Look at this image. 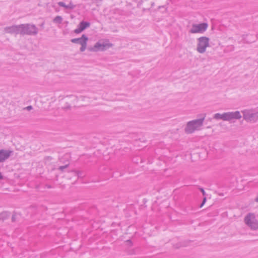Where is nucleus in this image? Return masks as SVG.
Segmentation results:
<instances>
[{"instance_id":"f8f14e48","label":"nucleus","mask_w":258,"mask_h":258,"mask_svg":"<svg viewBox=\"0 0 258 258\" xmlns=\"http://www.w3.org/2000/svg\"><path fill=\"white\" fill-rule=\"evenodd\" d=\"M58 5L60 6H61V7H65L66 8H71V9H72L74 8V6L72 5V4H70L69 6H66L62 2H59L58 3Z\"/></svg>"},{"instance_id":"0eeeda50","label":"nucleus","mask_w":258,"mask_h":258,"mask_svg":"<svg viewBox=\"0 0 258 258\" xmlns=\"http://www.w3.org/2000/svg\"><path fill=\"white\" fill-rule=\"evenodd\" d=\"M12 152L10 150H0V162H3L7 159L11 155Z\"/></svg>"},{"instance_id":"39448f33","label":"nucleus","mask_w":258,"mask_h":258,"mask_svg":"<svg viewBox=\"0 0 258 258\" xmlns=\"http://www.w3.org/2000/svg\"><path fill=\"white\" fill-rule=\"evenodd\" d=\"M88 39L85 35H83L81 38H75L71 40V42L74 43H78L81 45L80 50L84 51L86 48L87 42Z\"/></svg>"},{"instance_id":"f03ea898","label":"nucleus","mask_w":258,"mask_h":258,"mask_svg":"<svg viewBox=\"0 0 258 258\" xmlns=\"http://www.w3.org/2000/svg\"><path fill=\"white\" fill-rule=\"evenodd\" d=\"M112 44L109 43L107 40H101L97 42L90 50L93 51H103L110 47Z\"/></svg>"},{"instance_id":"dca6fc26","label":"nucleus","mask_w":258,"mask_h":258,"mask_svg":"<svg viewBox=\"0 0 258 258\" xmlns=\"http://www.w3.org/2000/svg\"><path fill=\"white\" fill-rule=\"evenodd\" d=\"M3 178V176L2 175L1 173H0V179Z\"/></svg>"},{"instance_id":"423d86ee","label":"nucleus","mask_w":258,"mask_h":258,"mask_svg":"<svg viewBox=\"0 0 258 258\" xmlns=\"http://www.w3.org/2000/svg\"><path fill=\"white\" fill-rule=\"evenodd\" d=\"M208 25L206 23L194 25L190 30L191 33H202L207 29Z\"/></svg>"},{"instance_id":"ddd939ff","label":"nucleus","mask_w":258,"mask_h":258,"mask_svg":"<svg viewBox=\"0 0 258 258\" xmlns=\"http://www.w3.org/2000/svg\"><path fill=\"white\" fill-rule=\"evenodd\" d=\"M61 20V18L60 17H57L54 19L55 22H60Z\"/></svg>"},{"instance_id":"9d476101","label":"nucleus","mask_w":258,"mask_h":258,"mask_svg":"<svg viewBox=\"0 0 258 258\" xmlns=\"http://www.w3.org/2000/svg\"><path fill=\"white\" fill-rule=\"evenodd\" d=\"M228 114L229 115V120L233 118H239L241 117L240 113L238 111H236L235 112H229Z\"/></svg>"},{"instance_id":"20e7f679","label":"nucleus","mask_w":258,"mask_h":258,"mask_svg":"<svg viewBox=\"0 0 258 258\" xmlns=\"http://www.w3.org/2000/svg\"><path fill=\"white\" fill-rule=\"evenodd\" d=\"M197 47L198 51L200 53L205 51L206 48L209 46V39L206 37H200L199 39Z\"/></svg>"},{"instance_id":"4468645a","label":"nucleus","mask_w":258,"mask_h":258,"mask_svg":"<svg viewBox=\"0 0 258 258\" xmlns=\"http://www.w3.org/2000/svg\"><path fill=\"white\" fill-rule=\"evenodd\" d=\"M206 201V198H205L204 199V200H203V201L202 204H201V207H202L203 206V205L205 204V203Z\"/></svg>"},{"instance_id":"2eb2a0df","label":"nucleus","mask_w":258,"mask_h":258,"mask_svg":"<svg viewBox=\"0 0 258 258\" xmlns=\"http://www.w3.org/2000/svg\"><path fill=\"white\" fill-rule=\"evenodd\" d=\"M27 109H28V110H30V109H32V106H28L27 107Z\"/></svg>"},{"instance_id":"9b49d317","label":"nucleus","mask_w":258,"mask_h":258,"mask_svg":"<svg viewBox=\"0 0 258 258\" xmlns=\"http://www.w3.org/2000/svg\"><path fill=\"white\" fill-rule=\"evenodd\" d=\"M8 214L6 212H3L0 213V221H3L7 218Z\"/></svg>"},{"instance_id":"f257e3e1","label":"nucleus","mask_w":258,"mask_h":258,"mask_svg":"<svg viewBox=\"0 0 258 258\" xmlns=\"http://www.w3.org/2000/svg\"><path fill=\"white\" fill-rule=\"evenodd\" d=\"M204 118L190 121L187 124L185 131L187 133H191L200 127L203 122Z\"/></svg>"},{"instance_id":"1a4fd4ad","label":"nucleus","mask_w":258,"mask_h":258,"mask_svg":"<svg viewBox=\"0 0 258 258\" xmlns=\"http://www.w3.org/2000/svg\"><path fill=\"white\" fill-rule=\"evenodd\" d=\"M214 118L216 119H222L224 120H229V115L228 113H225L223 114L217 113L214 115Z\"/></svg>"},{"instance_id":"6e6552de","label":"nucleus","mask_w":258,"mask_h":258,"mask_svg":"<svg viewBox=\"0 0 258 258\" xmlns=\"http://www.w3.org/2000/svg\"><path fill=\"white\" fill-rule=\"evenodd\" d=\"M90 26V23L87 22H82L79 25V28L74 30V32L76 34L80 33L86 28Z\"/></svg>"},{"instance_id":"7ed1b4c3","label":"nucleus","mask_w":258,"mask_h":258,"mask_svg":"<svg viewBox=\"0 0 258 258\" xmlns=\"http://www.w3.org/2000/svg\"><path fill=\"white\" fill-rule=\"evenodd\" d=\"M245 223L252 229L258 228V221L252 214H248L244 219Z\"/></svg>"}]
</instances>
